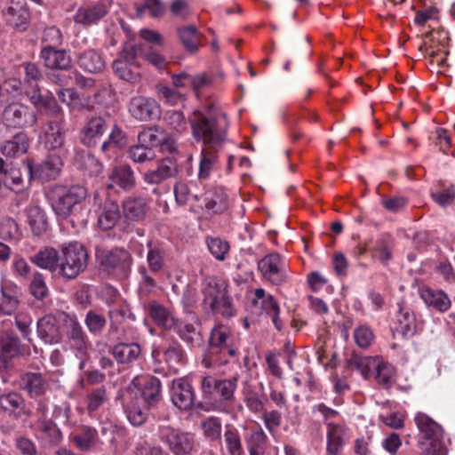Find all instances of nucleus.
Returning a JSON list of instances; mask_svg holds the SVG:
<instances>
[{
  "label": "nucleus",
  "mask_w": 455,
  "mask_h": 455,
  "mask_svg": "<svg viewBox=\"0 0 455 455\" xmlns=\"http://www.w3.org/2000/svg\"><path fill=\"white\" fill-rule=\"evenodd\" d=\"M44 66L52 70H68L71 68L72 59L66 50L43 47L39 54Z\"/></svg>",
  "instance_id": "19"
},
{
  "label": "nucleus",
  "mask_w": 455,
  "mask_h": 455,
  "mask_svg": "<svg viewBox=\"0 0 455 455\" xmlns=\"http://www.w3.org/2000/svg\"><path fill=\"white\" fill-rule=\"evenodd\" d=\"M108 395L106 388L101 387L93 389L86 396V408L87 411L92 413L101 407L107 401Z\"/></svg>",
  "instance_id": "63"
},
{
  "label": "nucleus",
  "mask_w": 455,
  "mask_h": 455,
  "mask_svg": "<svg viewBox=\"0 0 455 455\" xmlns=\"http://www.w3.org/2000/svg\"><path fill=\"white\" fill-rule=\"evenodd\" d=\"M79 65L85 70L96 73L101 71L105 62L100 54L95 50H87L79 56Z\"/></svg>",
  "instance_id": "51"
},
{
  "label": "nucleus",
  "mask_w": 455,
  "mask_h": 455,
  "mask_svg": "<svg viewBox=\"0 0 455 455\" xmlns=\"http://www.w3.org/2000/svg\"><path fill=\"white\" fill-rule=\"evenodd\" d=\"M177 172L178 164L172 157L157 159L154 165L141 172L144 181L149 185L160 184L174 177Z\"/></svg>",
  "instance_id": "10"
},
{
  "label": "nucleus",
  "mask_w": 455,
  "mask_h": 455,
  "mask_svg": "<svg viewBox=\"0 0 455 455\" xmlns=\"http://www.w3.org/2000/svg\"><path fill=\"white\" fill-rule=\"evenodd\" d=\"M396 315V331L403 336H412L417 330V321L414 312L409 307L398 304Z\"/></svg>",
  "instance_id": "36"
},
{
  "label": "nucleus",
  "mask_w": 455,
  "mask_h": 455,
  "mask_svg": "<svg viewBox=\"0 0 455 455\" xmlns=\"http://www.w3.org/2000/svg\"><path fill=\"white\" fill-rule=\"evenodd\" d=\"M25 354L18 336L12 331L0 333V369L5 368L13 358Z\"/></svg>",
  "instance_id": "15"
},
{
  "label": "nucleus",
  "mask_w": 455,
  "mask_h": 455,
  "mask_svg": "<svg viewBox=\"0 0 455 455\" xmlns=\"http://www.w3.org/2000/svg\"><path fill=\"white\" fill-rule=\"evenodd\" d=\"M149 316L156 324L164 329H172L175 323V319L171 311L164 306L156 301H151L148 305Z\"/></svg>",
  "instance_id": "40"
},
{
  "label": "nucleus",
  "mask_w": 455,
  "mask_h": 455,
  "mask_svg": "<svg viewBox=\"0 0 455 455\" xmlns=\"http://www.w3.org/2000/svg\"><path fill=\"white\" fill-rule=\"evenodd\" d=\"M198 187L194 181H180L174 187L175 199L180 205H188L190 210L196 213H200L201 195L198 194Z\"/></svg>",
  "instance_id": "14"
},
{
  "label": "nucleus",
  "mask_w": 455,
  "mask_h": 455,
  "mask_svg": "<svg viewBox=\"0 0 455 455\" xmlns=\"http://www.w3.org/2000/svg\"><path fill=\"white\" fill-rule=\"evenodd\" d=\"M188 120L194 139L203 146H224L227 142L228 121L220 110H195Z\"/></svg>",
  "instance_id": "1"
},
{
  "label": "nucleus",
  "mask_w": 455,
  "mask_h": 455,
  "mask_svg": "<svg viewBox=\"0 0 455 455\" xmlns=\"http://www.w3.org/2000/svg\"><path fill=\"white\" fill-rule=\"evenodd\" d=\"M251 303L254 307H259L262 312L271 317L275 327L278 331L282 329L283 323L279 319L280 308L272 295H266L264 289L258 288L254 291V297L251 299Z\"/></svg>",
  "instance_id": "21"
},
{
  "label": "nucleus",
  "mask_w": 455,
  "mask_h": 455,
  "mask_svg": "<svg viewBox=\"0 0 455 455\" xmlns=\"http://www.w3.org/2000/svg\"><path fill=\"white\" fill-rule=\"evenodd\" d=\"M28 108L22 104L12 103L3 112V122L8 127L21 128L27 124Z\"/></svg>",
  "instance_id": "37"
},
{
  "label": "nucleus",
  "mask_w": 455,
  "mask_h": 455,
  "mask_svg": "<svg viewBox=\"0 0 455 455\" xmlns=\"http://www.w3.org/2000/svg\"><path fill=\"white\" fill-rule=\"evenodd\" d=\"M206 244L211 254L220 261L227 259L230 251V244L227 240L220 237H206Z\"/></svg>",
  "instance_id": "58"
},
{
  "label": "nucleus",
  "mask_w": 455,
  "mask_h": 455,
  "mask_svg": "<svg viewBox=\"0 0 455 455\" xmlns=\"http://www.w3.org/2000/svg\"><path fill=\"white\" fill-rule=\"evenodd\" d=\"M120 219L119 205L111 200H106L98 218L99 226L104 230L113 228Z\"/></svg>",
  "instance_id": "45"
},
{
  "label": "nucleus",
  "mask_w": 455,
  "mask_h": 455,
  "mask_svg": "<svg viewBox=\"0 0 455 455\" xmlns=\"http://www.w3.org/2000/svg\"><path fill=\"white\" fill-rule=\"evenodd\" d=\"M128 110L139 121H150L160 116V107L156 100L144 96L132 97Z\"/></svg>",
  "instance_id": "13"
},
{
  "label": "nucleus",
  "mask_w": 455,
  "mask_h": 455,
  "mask_svg": "<svg viewBox=\"0 0 455 455\" xmlns=\"http://www.w3.org/2000/svg\"><path fill=\"white\" fill-rule=\"evenodd\" d=\"M152 356L155 361L158 363L164 360L170 370L174 372L178 371L180 366L185 363L183 351L177 344L170 346L164 353H162L159 348L154 347Z\"/></svg>",
  "instance_id": "28"
},
{
  "label": "nucleus",
  "mask_w": 455,
  "mask_h": 455,
  "mask_svg": "<svg viewBox=\"0 0 455 455\" xmlns=\"http://www.w3.org/2000/svg\"><path fill=\"white\" fill-rule=\"evenodd\" d=\"M60 315H68L65 312L48 314L37 322V333L45 343H58L61 339V328H64V321Z\"/></svg>",
  "instance_id": "12"
},
{
  "label": "nucleus",
  "mask_w": 455,
  "mask_h": 455,
  "mask_svg": "<svg viewBox=\"0 0 455 455\" xmlns=\"http://www.w3.org/2000/svg\"><path fill=\"white\" fill-rule=\"evenodd\" d=\"M96 255L100 265L108 272L124 270L131 262L130 253L124 249L98 250Z\"/></svg>",
  "instance_id": "16"
},
{
  "label": "nucleus",
  "mask_w": 455,
  "mask_h": 455,
  "mask_svg": "<svg viewBox=\"0 0 455 455\" xmlns=\"http://www.w3.org/2000/svg\"><path fill=\"white\" fill-rule=\"evenodd\" d=\"M225 447L229 455H244V450L238 430L228 426L224 433Z\"/></svg>",
  "instance_id": "54"
},
{
  "label": "nucleus",
  "mask_w": 455,
  "mask_h": 455,
  "mask_svg": "<svg viewBox=\"0 0 455 455\" xmlns=\"http://www.w3.org/2000/svg\"><path fill=\"white\" fill-rule=\"evenodd\" d=\"M106 131V123L100 116L90 118L81 132V140L86 146H94Z\"/></svg>",
  "instance_id": "31"
},
{
  "label": "nucleus",
  "mask_w": 455,
  "mask_h": 455,
  "mask_svg": "<svg viewBox=\"0 0 455 455\" xmlns=\"http://www.w3.org/2000/svg\"><path fill=\"white\" fill-rule=\"evenodd\" d=\"M22 234L18 223L12 218H6L0 222V239L6 242L17 243Z\"/></svg>",
  "instance_id": "57"
},
{
  "label": "nucleus",
  "mask_w": 455,
  "mask_h": 455,
  "mask_svg": "<svg viewBox=\"0 0 455 455\" xmlns=\"http://www.w3.org/2000/svg\"><path fill=\"white\" fill-rule=\"evenodd\" d=\"M21 387L31 398H38L45 394L48 384L41 373L28 372L21 378Z\"/></svg>",
  "instance_id": "33"
},
{
  "label": "nucleus",
  "mask_w": 455,
  "mask_h": 455,
  "mask_svg": "<svg viewBox=\"0 0 455 455\" xmlns=\"http://www.w3.org/2000/svg\"><path fill=\"white\" fill-rule=\"evenodd\" d=\"M52 120L48 121L44 128L43 142L46 148L53 150L60 148L65 142V117L62 108L57 113H48Z\"/></svg>",
  "instance_id": "7"
},
{
  "label": "nucleus",
  "mask_w": 455,
  "mask_h": 455,
  "mask_svg": "<svg viewBox=\"0 0 455 455\" xmlns=\"http://www.w3.org/2000/svg\"><path fill=\"white\" fill-rule=\"evenodd\" d=\"M258 269L263 278L273 284L279 285L285 281L284 262L276 252L263 257L258 262Z\"/></svg>",
  "instance_id": "11"
},
{
  "label": "nucleus",
  "mask_w": 455,
  "mask_h": 455,
  "mask_svg": "<svg viewBox=\"0 0 455 455\" xmlns=\"http://www.w3.org/2000/svg\"><path fill=\"white\" fill-rule=\"evenodd\" d=\"M158 436L174 455H190L194 451L195 436L190 433L182 432L169 426H162L159 427Z\"/></svg>",
  "instance_id": "6"
},
{
  "label": "nucleus",
  "mask_w": 455,
  "mask_h": 455,
  "mask_svg": "<svg viewBox=\"0 0 455 455\" xmlns=\"http://www.w3.org/2000/svg\"><path fill=\"white\" fill-rule=\"evenodd\" d=\"M195 395L188 379L182 378L173 380L172 401L180 410H189L194 404Z\"/></svg>",
  "instance_id": "20"
},
{
  "label": "nucleus",
  "mask_w": 455,
  "mask_h": 455,
  "mask_svg": "<svg viewBox=\"0 0 455 455\" xmlns=\"http://www.w3.org/2000/svg\"><path fill=\"white\" fill-rule=\"evenodd\" d=\"M58 275L65 280L76 279L85 270L88 253L82 243L77 242L62 244Z\"/></svg>",
  "instance_id": "5"
},
{
  "label": "nucleus",
  "mask_w": 455,
  "mask_h": 455,
  "mask_svg": "<svg viewBox=\"0 0 455 455\" xmlns=\"http://www.w3.org/2000/svg\"><path fill=\"white\" fill-rule=\"evenodd\" d=\"M113 69L123 80L133 83L140 77L138 67L129 63L126 60L119 59L114 61Z\"/></svg>",
  "instance_id": "56"
},
{
  "label": "nucleus",
  "mask_w": 455,
  "mask_h": 455,
  "mask_svg": "<svg viewBox=\"0 0 455 455\" xmlns=\"http://www.w3.org/2000/svg\"><path fill=\"white\" fill-rule=\"evenodd\" d=\"M60 319L64 321V329L71 347L77 352V356L84 357L91 347V343L81 324L75 315H60Z\"/></svg>",
  "instance_id": "8"
},
{
  "label": "nucleus",
  "mask_w": 455,
  "mask_h": 455,
  "mask_svg": "<svg viewBox=\"0 0 455 455\" xmlns=\"http://www.w3.org/2000/svg\"><path fill=\"white\" fill-rule=\"evenodd\" d=\"M108 11L109 6L105 2L100 1L92 5L79 7L73 19L76 24L89 27L97 24L108 13Z\"/></svg>",
  "instance_id": "18"
},
{
  "label": "nucleus",
  "mask_w": 455,
  "mask_h": 455,
  "mask_svg": "<svg viewBox=\"0 0 455 455\" xmlns=\"http://www.w3.org/2000/svg\"><path fill=\"white\" fill-rule=\"evenodd\" d=\"M133 385L140 391L142 402L148 406L155 404L160 396L161 383L159 379L153 376H143L136 378L132 381Z\"/></svg>",
  "instance_id": "24"
},
{
  "label": "nucleus",
  "mask_w": 455,
  "mask_h": 455,
  "mask_svg": "<svg viewBox=\"0 0 455 455\" xmlns=\"http://www.w3.org/2000/svg\"><path fill=\"white\" fill-rule=\"evenodd\" d=\"M87 195L86 188L81 185H55L50 189L48 197L55 214L66 220L77 215L84 209Z\"/></svg>",
  "instance_id": "3"
},
{
  "label": "nucleus",
  "mask_w": 455,
  "mask_h": 455,
  "mask_svg": "<svg viewBox=\"0 0 455 455\" xmlns=\"http://www.w3.org/2000/svg\"><path fill=\"white\" fill-rule=\"evenodd\" d=\"M129 156L133 162L143 164L153 161L156 158V154L152 148L139 143L130 148Z\"/></svg>",
  "instance_id": "60"
},
{
  "label": "nucleus",
  "mask_w": 455,
  "mask_h": 455,
  "mask_svg": "<svg viewBox=\"0 0 455 455\" xmlns=\"http://www.w3.org/2000/svg\"><path fill=\"white\" fill-rule=\"evenodd\" d=\"M29 291L36 299H44L48 295V287L44 275L40 272H35L32 275Z\"/></svg>",
  "instance_id": "62"
},
{
  "label": "nucleus",
  "mask_w": 455,
  "mask_h": 455,
  "mask_svg": "<svg viewBox=\"0 0 455 455\" xmlns=\"http://www.w3.org/2000/svg\"><path fill=\"white\" fill-rule=\"evenodd\" d=\"M394 241L390 235H382L376 240L370 250L373 259H379L383 265H387L393 257Z\"/></svg>",
  "instance_id": "46"
},
{
  "label": "nucleus",
  "mask_w": 455,
  "mask_h": 455,
  "mask_svg": "<svg viewBox=\"0 0 455 455\" xmlns=\"http://www.w3.org/2000/svg\"><path fill=\"white\" fill-rule=\"evenodd\" d=\"M109 180H111V183L108 185L109 188L118 185L122 188L129 190L135 186L133 171L128 165L115 167L109 174Z\"/></svg>",
  "instance_id": "41"
},
{
  "label": "nucleus",
  "mask_w": 455,
  "mask_h": 455,
  "mask_svg": "<svg viewBox=\"0 0 455 455\" xmlns=\"http://www.w3.org/2000/svg\"><path fill=\"white\" fill-rule=\"evenodd\" d=\"M30 260L37 267L58 275L60 255L56 249L52 247H44L32 256Z\"/></svg>",
  "instance_id": "30"
},
{
  "label": "nucleus",
  "mask_w": 455,
  "mask_h": 455,
  "mask_svg": "<svg viewBox=\"0 0 455 455\" xmlns=\"http://www.w3.org/2000/svg\"><path fill=\"white\" fill-rule=\"evenodd\" d=\"M177 33L184 48L190 52H196L203 44V36L195 26L180 27Z\"/></svg>",
  "instance_id": "39"
},
{
  "label": "nucleus",
  "mask_w": 455,
  "mask_h": 455,
  "mask_svg": "<svg viewBox=\"0 0 455 455\" xmlns=\"http://www.w3.org/2000/svg\"><path fill=\"white\" fill-rule=\"evenodd\" d=\"M98 438L96 429L84 427L81 431L72 436L76 446L81 451H87L95 445Z\"/></svg>",
  "instance_id": "55"
},
{
  "label": "nucleus",
  "mask_w": 455,
  "mask_h": 455,
  "mask_svg": "<svg viewBox=\"0 0 455 455\" xmlns=\"http://www.w3.org/2000/svg\"><path fill=\"white\" fill-rule=\"evenodd\" d=\"M419 297L429 307L439 312H446L451 307V300L442 290H435L427 285L419 288Z\"/></svg>",
  "instance_id": "26"
},
{
  "label": "nucleus",
  "mask_w": 455,
  "mask_h": 455,
  "mask_svg": "<svg viewBox=\"0 0 455 455\" xmlns=\"http://www.w3.org/2000/svg\"><path fill=\"white\" fill-rule=\"evenodd\" d=\"M20 290L12 283H5L0 292V317L12 315L20 304Z\"/></svg>",
  "instance_id": "25"
},
{
  "label": "nucleus",
  "mask_w": 455,
  "mask_h": 455,
  "mask_svg": "<svg viewBox=\"0 0 455 455\" xmlns=\"http://www.w3.org/2000/svg\"><path fill=\"white\" fill-rule=\"evenodd\" d=\"M349 427L345 421L328 423L326 429V455H345V446L350 440Z\"/></svg>",
  "instance_id": "9"
},
{
  "label": "nucleus",
  "mask_w": 455,
  "mask_h": 455,
  "mask_svg": "<svg viewBox=\"0 0 455 455\" xmlns=\"http://www.w3.org/2000/svg\"><path fill=\"white\" fill-rule=\"evenodd\" d=\"M27 215L28 222L35 235H40L47 230V217L42 208L30 206L27 210Z\"/></svg>",
  "instance_id": "49"
},
{
  "label": "nucleus",
  "mask_w": 455,
  "mask_h": 455,
  "mask_svg": "<svg viewBox=\"0 0 455 455\" xmlns=\"http://www.w3.org/2000/svg\"><path fill=\"white\" fill-rule=\"evenodd\" d=\"M24 400L22 396L16 392H10L0 395V408L9 413L15 412L19 409H22Z\"/></svg>",
  "instance_id": "61"
},
{
  "label": "nucleus",
  "mask_w": 455,
  "mask_h": 455,
  "mask_svg": "<svg viewBox=\"0 0 455 455\" xmlns=\"http://www.w3.org/2000/svg\"><path fill=\"white\" fill-rule=\"evenodd\" d=\"M222 148L223 146L202 147L198 172L200 180H205L210 176L211 172L218 164L219 153Z\"/></svg>",
  "instance_id": "32"
},
{
  "label": "nucleus",
  "mask_w": 455,
  "mask_h": 455,
  "mask_svg": "<svg viewBox=\"0 0 455 455\" xmlns=\"http://www.w3.org/2000/svg\"><path fill=\"white\" fill-rule=\"evenodd\" d=\"M372 373L377 384L383 388H390L395 383V369L387 362L379 361Z\"/></svg>",
  "instance_id": "47"
},
{
  "label": "nucleus",
  "mask_w": 455,
  "mask_h": 455,
  "mask_svg": "<svg viewBox=\"0 0 455 455\" xmlns=\"http://www.w3.org/2000/svg\"><path fill=\"white\" fill-rule=\"evenodd\" d=\"M124 408L129 421L135 427L141 426L147 419V408L142 406V401L133 396L132 392L124 399Z\"/></svg>",
  "instance_id": "27"
},
{
  "label": "nucleus",
  "mask_w": 455,
  "mask_h": 455,
  "mask_svg": "<svg viewBox=\"0 0 455 455\" xmlns=\"http://www.w3.org/2000/svg\"><path fill=\"white\" fill-rule=\"evenodd\" d=\"M425 35L424 44L419 47L420 51L423 48H449V34L443 28H438V26L432 28L430 30L423 32Z\"/></svg>",
  "instance_id": "42"
},
{
  "label": "nucleus",
  "mask_w": 455,
  "mask_h": 455,
  "mask_svg": "<svg viewBox=\"0 0 455 455\" xmlns=\"http://www.w3.org/2000/svg\"><path fill=\"white\" fill-rule=\"evenodd\" d=\"M379 362L377 357L363 356L357 353H353L349 359L352 367L358 370L365 379H369L373 375V371Z\"/></svg>",
  "instance_id": "48"
},
{
  "label": "nucleus",
  "mask_w": 455,
  "mask_h": 455,
  "mask_svg": "<svg viewBox=\"0 0 455 455\" xmlns=\"http://www.w3.org/2000/svg\"><path fill=\"white\" fill-rule=\"evenodd\" d=\"M148 209L146 199L140 196H130L123 202V213L128 220H142L147 214Z\"/></svg>",
  "instance_id": "34"
},
{
  "label": "nucleus",
  "mask_w": 455,
  "mask_h": 455,
  "mask_svg": "<svg viewBox=\"0 0 455 455\" xmlns=\"http://www.w3.org/2000/svg\"><path fill=\"white\" fill-rule=\"evenodd\" d=\"M440 11L434 5H424L415 12L414 23L421 28L422 33L426 28H432L439 25Z\"/></svg>",
  "instance_id": "38"
},
{
  "label": "nucleus",
  "mask_w": 455,
  "mask_h": 455,
  "mask_svg": "<svg viewBox=\"0 0 455 455\" xmlns=\"http://www.w3.org/2000/svg\"><path fill=\"white\" fill-rule=\"evenodd\" d=\"M140 347L136 343H121L114 347V357L121 363H128L137 359L140 355Z\"/></svg>",
  "instance_id": "53"
},
{
  "label": "nucleus",
  "mask_w": 455,
  "mask_h": 455,
  "mask_svg": "<svg viewBox=\"0 0 455 455\" xmlns=\"http://www.w3.org/2000/svg\"><path fill=\"white\" fill-rule=\"evenodd\" d=\"M244 441L250 455H264L268 443V438L260 425L253 422L247 426Z\"/></svg>",
  "instance_id": "17"
},
{
  "label": "nucleus",
  "mask_w": 455,
  "mask_h": 455,
  "mask_svg": "<svg viewBox=\"0 0 455 455\" xmlns=\"http://www.w3.org/2000/svg\"><path fill=\"white\" fill-rule=\"evenodd\" d=\"M179 336L186 342L193 344L198 340L199 333L192 323L183 321H175L173 327Z\"/></svg>",
  "instance_id": "64"
},
{
  "label": "nucleus",
  "mask_w": 455,
  "mask_h": 455,
  "mask_svg": "<svg viewBox=\"0 0 455 455\" xmlns=\"http://www.w3.org/2000/svg\"><path fill=\"white\" fill-rule=\"evenodd\" d=\"M204 303L212 310L216 311L219 309L220 304L229 308L230 302L225 298L223 290L214 281H209L204 288Z\"/></svg>",
  "instance_id": "35"
},
{
  "label": "nucleus",
  "mask_w": 455,
  "mask_h": 455,
  "mask_svg": "<svg viewBox=\"0 0 455 455\" xmlns=\"http://www.w3.org/2000/svg\"><path fill=\"white\" fill-rule=\"evenodd\" d=\"M62 165L61 158L53 154L48 156L44 162L36 166L28 164V169L33 177L42 181H49L59 176Z\"/></svg>",
  "instance_id": "22"
},
{
  "label": "nucleus",
  "mask_w": 455,
  "mask_h": 455,
  "mask_svg": "<svg viewBox=\"0 0 455 455\" xmlns=\"http://www.w3.org/2000/svg\"><path fill=\"white\" fill-rule=\"evenodd\" d=\"M29 147V140L24 132L17 133L12 140H7L1 147L3 155L16 157L27 153Z\"/></svg>",
  "instance_id": "44"
},
{
  "label": "nucleus",
  "mask_w": 455,
  "mask_h": 455,
  "mask_svg": "<svg viewBox=\"0 0 455 455\" xmlns=\"http://www.w3.org/2000/svg\"><path fill=\"white\" fill-rule=\"evenodd\" d=\"M240 344L239 334L234 329L226 324L216 325L211 331L203 364L211 368L228 363L238 355Z\"/></svg>",
  "instance_id": "2"
},
{
  "label": "nucleus",
  "mask_w": 455,
  "mask_h": 455,
  "mask_svg": "<svg viewBox=\"0 0 455 455\" xmlns=\"http://www.w3.org/2000/svg\"><path fill=\"white\" fill-rule=\"evenodd\" d=\"M203 207L200 212L205 210L208 213H220L228 206L227 195L221 188H212L201 195Z\"/></svg>",
  "instance_id": "29"
},
{
  "label": "nucleus",
  "mask_w": 455,
  "mask_h": 455,
  "mask_svg": "<svg viewBox=\"0 0 455 455\" xmlns=\"http://www.w3.org/2000/svg\"><path fill=\"white\" fill-rule=\"evenodd\" d=\"M6 21L14 28H21L26 25L29 13L26 7V4H20L19 2L12 1L11 5L4 12Z\"/></svg>",
  "instance_id": "43"
},
{
  "label": "nucleus",
  "mask_w": 455,
  "mask_h": 455,
  "mask_svg": "<svg viewBox=\"0 0 455 455\" xmlns=\"http://www.w3.org/2000/svg\"><path fill=\"white\" fill-rule=\"evenodd\" d=\"M415 423L419 430V448L423 455H446L443 442V429L439 424L424 413H418Z\"/></svg>",
  "instance_id": "4"
},
{
  "label": "nucleus",
  "mask_w": 455,
  "mask_h": 455,
  "mask_svg": "<svg viewBox=\"0 0 455 455\" xmlns=\"http://www.w3.org/2000/svg\"><path fill=\"white\" fill-rule=\"evenodd\" d=\"M353 337L355 344L361 348L369 347L375 339L372 328L367 323L358 324L354 330Z\"/></svg>",
  "instance_id": "59"
},
{
  "label": "nucleus",
  "mask_w": 455,
  "mask_h": 455,
  "mask_svg": "<svg viewBox=\"0 0 455 455\" xmlns=\"http://www.w3.org/2000/svg\"><path fill=\"white\" fill-rule=\"evenodd\" d=\"M148 255L147 260L148 263L149 269L156 273L160 271L164 267V259L166 254V251L163 244L159 243L149 242L148 243Z\"/></svg>",
  "instance_id": "50"
},
{
  "label": "nucleus",
  "mask_w": 455,
  "mask_h": 455,
  "mask_svg": "<svg viewBox=\"0 0 455 455\" xmlns=\"http://www.w3.org/2000/svg\"><path fill=\"white\" fill-rule=\"evenodd\" d=\"M25 95L40 113L46 115L60 111V107L58 105L55 98L52 94H42L37 84L26 88Z\"/></svg>",
  "instance_id": "23"
},
{
  "label": "nucleus",
  "mask_w": 455,
  "mask_h": 455,
  "mask_svg": "<svg viewBox=\"0 0 455 455\" xmlns=\"http://www.w3.org/2000/svg\"><path fill=\"white\" fill-rule=\"evenodd\" d=\"M430 196L437 204L445 207L452 204L455 197V189L453 185L446 186L439 181L432 188Z\"/></svg>",
  "instance_id": "52"
}]
</instances>
